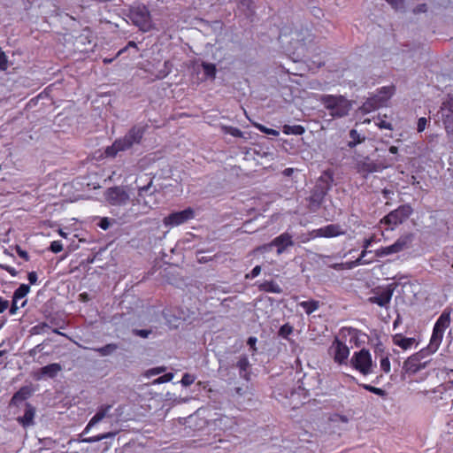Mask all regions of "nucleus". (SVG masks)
<instances>
[{
	"mask_svg": "<svg viewBox=\"0 0 453 453\" xmlns=\"http://www.w3.org/2000/svg\"><path fill=\"white\" fill-rule=\"evenodd\" d=\"M395 290L394 284H389L385 288L377 287L372 289V296H369L367 302L375 303L380 307L388 308Z\"/></svg>",
	"mask_w": 453,
	"mask_h": 453,
	"instance_id": "9",
	"label": "nucleus"
},
{
	"mask_svg": "<svg viewBox=\"0 0 453 453\" xmlns=\"http://www.w3.org/2000/svg\"><path fill=\"white\" fill-rule=\"evenodd\" d=\"M44 328H49V326L44 323L41 324L40 326H35L30 329V334H38Z\"/></svg>",
	"mask_w": 453,
	"mask_h": 453,
	"instance_id": "50",
	"label": "nucleus"
},
{
	"mask_svg": "<svg viewBox=\"0 0 453 453\" xmlns=\"http://www.w3.org/2000/svg\"><path fill=\"white\" fill-rule=\"evenodd\" d=\"M394 91V87L380 88L376 95L367 98V100L360 107V111L363 113H369L383 106L393 96Z\"/></svg>",
	"mask_w": 453,
	"mask_h": 453,
	"instance_id": "4",
	"label": "nucleus"
},
{
	"mask_svg": "<svg viewBox=\"0 0 453 453\" xmlns=\"http://www.w3.org/2000/svg\"><path fill=\"white\" fill-rule=\"evenodd\" d=\"M9 307V302L0 297V313L4 312Z\"/></svg>",
	"mask_w": 453,
	"mask_h": 453,
	"instance_id": "58",
	"label": "nucleus"
},
{
	"mask_svg": "<svg viewBox=\"0 0 453 453\" xmlns=\"http://www.w3.org/2000/svg\"><path fill=\"white\" fill-rule=\"evenodd\" d=\"M373 261V259H362V257H358L354 261V265H368L371 264Z\"/></svg>",
	"mask_w": 453,
	"mask_h": 453,
	"instance_id": "55",
	"label": "nucleus"
},
{
	"mask_svg": "<svg viewBox=\"0 0 453 453\" xmlns=\"http://www.w3.org/2000/svg\"><path fill=\"white\" fill-rule=\"evenodd\" d=\"M293 330H294L293 326L291 325H289L288 323H287L280 327L278 334H279V336L288 340V335L293 333Z\"/></svg>",
	"mask_w": 453,
	"mask_h": 453,
	"instance_id": "36",
	"label": "nucleus"
},
{
	"mask_svg": "<svg viewBox=\"0 0 453 453\" xmlns=\"http://www.w3.org/2000/svg\"><path fill=\"white\" fill-rule=\"evenodd\" d=\"M351 365L359 371L363 375L372 372V360L368 349H362L355 352L350 359Z\"/></svg>",
	"mask_w": 453,
	"mask_h": 453,
	"instance_id": "8",
	"label": "nucleus"
},
{
	"mask_svg": "<svg viewBox=\"0 0 453 453\" xmlns=\"http://www.w3.org/2000/svg\"><path fill=\"white\" fill-rule=\"evenodd\" d=\"M37 274L35 272H30V286L36 283Z\"/></svg>",
	"mask_w": 453,
	"mask_h": 453,
	"instance_id": "61",
	"label": "nucleus"
},
{
	"mask_svg": "<svg viewBox=\"0 0 453 453\" xmlns=\"http://www.w3.org/2000/svg\"><path fill=\"white\" fill-rule=\"evenodd\" d=\"M415 342L416 340L414 338H406L403 337L401 334H396L393 336L394 344L399 346L403 349H411Z\"/></svg>",
	"mask_w": 453,
	"mask_h": 453,
	"instance_id": "22",
	"label": "nucleus"
},
{
	"mask_svg": "<svg viewBox=\"0 0 453 453\" xmlns=\"http://www.w3.org/2000/svg\"><path fill=\"white\" fill-rule=\"evenodd\" d=\"M7 68V60L4 53L0 55V71H4Z\"/></svg>",
	"mask_w": 453,
	"mask_h": 453,
	"instance_id": "56",
	"label": "nucleus"
},
{
	"mask_svg": "<svg viewBox=\"0 0 453 453\" xmlns=\"http://www.w3.org/2000/svg\"><path fill=\"white\" fill-rule=\"evenodd\" d=\"M426 124H427V119L426 118H424V117L419 118L418 120L417 131L418 133L424 131Z\"/></svg>",
	"mask_w": 453,
	"mask_h": 453,
	"instance_id": "48",
	"label": "nucleus"
},
{
	"mask_svg": "<svg viewBox=\"0 0 453 453\" xmlns=\"http://www.w3.org/2000/svg\"><path fill=\"white\" fill-rule=\"evenodd\" d=\"M62 367L58 363H53L40 369L41 375L54 378L61 371Z\"/></svg>",
	"mask_w": 453,
	"mask_h": 453,
	"instance_id": "24",
	"label": "nucleus"
},
{
	"mask_svg": "<svg viewBox=\"0 0 453 453\" xmlns=\"http://www.w3.org/2000/svg\"><path fill=\"white\" fill-rule=\"evenodd\" d=\"M331 349H334V359L339 364H343L348 359L349 349L337 337L334 340Z\"/></svg>",
	"mask_w": 453,
	"mask_h": 453,
	"instance_id": "17",
	"label": "nucleus"
},
{
	"mask_svg": "<svg viewBox=\"0 0 453 453\" xmlns=\"http://www.w3.org/2000/svg\"><path fill=\"white\" fill-rule=\"evenodd\" d=\"M113 223H115V219H113L102 218L97 226L104 230H107Z\"/></svg>",
	"mask_w": 453,
	"mask_h": 453,
	"instance_id": "39",
	"label": "nucleus"
},
{
	"mask_svg": "<svg viewBox=\"0 0 453 453\" xmlns=\"http://www.w3.org/2000/svg\"><path fill=\"white\" fill-rule=\"evenodd\" d=\"M397 253L394 243L392 245L382 247L377 250H375V255L378 257H383L391 254Z\"/></svg>",
	"mask_w": 453,
	"mask_h": 453,
	"instance_id": "33",
	"label": "nucleus"
},
{
	"mask_svg": "<svg viewBox=\"0 0 453 453\" xmlns=\"http://www.w3.org/2000/svg\"><path fill=\"white\" fill-rule=\"evenodd\" d=\"M240 3L242 6H245L248 9H250L251 5L253 4V0H240Z\"/></svg>",
	"mask_w": 453,
	"mask_h": 453,
	"instance_id": "60",
	"label": "nucleus"
},
{
	"mask_svg": "<svg viewBox=\"0 0 453 453\" xmlns=\"http://www.w3.org/2000/svg\"><path fill=\"white\" fill-rule=\"evenodd\" d=\"M389 4L392 5L395 10L403 8V0H386Z\"/></svg>",
	"mask_w": 453,
	"mask_h": 453,
	"instance_id": "49",
	"label": "nucleus"
},
{
	"mask_svg": "<svg viewBox=\"0 0 453 453\" xmlns=\"http://www.w3.org/2000/svg\"><path fill=\"white\" fill-rule=\"evenodd\" d=\"M221 131L226 134H231L234 137H242L243 133L237 127H230V126H221Z\"/></svg>",
	"mask_w": 453,
	"mask_h": 453,
	"instance_id": "34",
	"label": "nucleus"
},
{
	"mask_svg": "<svg viewBox=\"0 0 453 453\" xmlns=\"http://www.w3.org/2000/svg\"><path fill=\"white\" fill-rule=\"evenodd\" d=\"M165 371V367H164V366H162V367H156V368L149 370L148 373L150 374V375H156V374H159L161 372H164Z\"/></svg>",
	"mask_w": 453,
	"mask_h": 453,
	"instance_id": "57",
	"label": "nucleus"
},
{
	"mask_svg": "<svg viewBox=\"0 0 453 453\" xmlns=\"http://www.w3.org/2000/svg\"><path fill=\"white\" fill-rule=\"evenodd\" d=\"M412 239H413L412 234H408L399 237L394 243L397 253L409 248L411 242H412Z\"/></svg>",
	"mask_w": 453,
	"mask_h": 453,
	"instance_id": "27",
	"label": "nucleus"
},
{
	"mask_svg": "<svg viewBox=\"0 0 453 453\" xmlns=\"http://www.w3.org/2000/svg\"><path fill=\"white\" fill-rule=\"evenodd\" d=\"M108 437V434H103V435H100V436H95V437H91V438H88V439H83L82 441H86V442H96V441H99L104 438H107Z\"/></svg>",
	"mask_w": 453,
	"mask_h": 453,
	"instance_id": "54",
	"label": "nucleus"
},
{
	"mask_svg": "<svg viewBox=\"0 0 453 453\" xmlns=\"http://www.w3.org/2000/svg\"><path fill=\"white\" fill-rule=\"evenodd\" d=\"M414 13H420V12H426V4H418L414 10Z\"/></svg>",
	"mask_w": 453,
	"mask_h": 453,
	"instance_id": "59",
	"label": "nucleus"
},
{
	"mask_svg": "<svg viewBox=\"0 0 453 453\" xmlns=\"http://www.w3.org/2000/svg\"><path fill=\"white\" fill-rule=\"evenodd\" d=\"M376 126L380 128V129H388V130H393V126L390 122H388L386 120H384L380 115H378L377 119H376Z\"/></svg>",
	"mask_w": 453,
	"mask_h": 453,
	"instance_id": "38",
	"label": "nucleus"
},
{
	"mask_svg": "<svg viewBox=\"0 0 453 453\" xmlns=\"http://www.w3.org/2000/svg\"><path fill=\"white\" fill-rule=\"evenodd\" d=\"M111 409V404L102 405L98 408L96 413L95 416L89 420L88 424L87 425L85 431L88 430L91 426H95L96 424L99 423L101 420H103L107 415L109 411Z\"/></svg>",
	"mask_w": 453,
	"mask_h": 453,
	"instance_id": "20",
	"label": "nucleus"
},
{
	"mask_svg": "<svg viewBox=\"0 0 453 453\" xmlns=\"http://www.w3.org/2000/svg\"><path fill=\"white\" fill-rule=\"evenodd\" d=\"M202 67H203L204 75L207 78H210L211 80L215 79L217 69H216V65L214 64L203 62Z\"/></svg>",
	"mask_w": 453,
	"mask_h": 453,
	"instance_id": "32",
	"label": "nucleus"
},
{
	"mask_svg": "<svg viewBox=\"0 0 453 453\" xmlns=\"http://www.w3.org/2000/svg\"><path fill=\"white\" fill-rule=\"evenodd\" d=\"M194 217V210L188 207L183 211H175L169 214L167 217L164 219L163 222L166 226H176L186 223Z\"/></svg>",
	"mask_w": 453,
	"mask_h": 453,
	"instance_id": "12",
	"label": "nucleus"
},
{
	"mask_svg": "<svg viewBox=\"0 0 453 453\" xmlns=\"http://www.w3.org/2000/svg\"><path fill=\"white\" fill-rule=\"evenodd\" d=\"M440 112L447 134H453V101L444 102Z\"/></svg>",
	"mask_w": 453,
	"mask_h": 453,
	"instance_id": "16",
	"label": "nucleus"
},
{
	"mask_svg": "<svg viewBox=\"0 0 453 453\" xmlns=\"http://www.w3.org/2000/svg\"><path fill=\"white\" fill-rule=\"evenodd\" d=\"M173 373L168 372V373H165V374L160 376L159 378L156 379L154 380V383L155 384L165 383V382L171 381L173 380Z\"/></svg>",
	"mask_w": 453,
	"mask_h": 453,
	"instance_id": "43",
	"label": "nucleus"
},
{
	"mask_svg": "<svg viewBox=\"0 0 453 453\" xmlns=\"http://www.w3.org/2000/svg\"><path fill=\"white\" fill-rule=\"evenodd\" d=\"M37 351H41L40 345H37L35 349H30L29 355L34 356L36 354Z\"/></svg>",
	"mask_w": 453,
	"mask_h": 453,
	"instance_id": "63",
	"label": "nucleus"
},
{
	"mask_svg": "<svg viewBox=\"0 0 453 453\" xmlns=\"http://www.w3.org/2000/svg\"><path fill=\"white\" fill-rule=\"evenodd\" d=\"M435 351H432L430 349V345H428L426 348H424L422 349H420L419 351L416 352L415 354H421L420 355V359H424L426 357L434 353Z\"/></svg>",
	"mask_w": 453,
	"mask_h": 453,
	"instance_id": "47",
	"label": "nucleus"
},
{
	"mask_svg": "<svg viewBox=\"0 0 453 453\" xmlns=\"http://www.w3.org/2000/svg\"><path fill=\"white\" fill-rule=\"evenodd\" d=\"M450 325V312L447 310L443 311L441 314L437 321L435 322L434 327L440 329L441 331H445Z\"/></svg>",
	"mask_w": 453,
	"mask_h": 453,
	"instance_id": "26",
	"label": "nucleus"
},
{
	"mask_svg": "<svg viewBox=\"0 0 453 453\" xmlns=\"http://www.w3.org/2000/svg\"><path fill=\"white\" fill-rule=\"evenodd\" d=\"M268 245L277 247V254L280 255L287 250V248L292 247L294 245V242L292 235L285 232L275 237Z\"/></svg>",
	"mask_w": 453,
	"mask_h": 453,
	"instance_id": "19",
	"label": "nucleus"
},
{
	"mask_svg": "<svg viewBox=\"0 0 453 453\" xmlns=\"http://www.w3.org/2000/svg\"><path fill=\"white\" fill-rule=\"evenodd\" d=\"M105 197L111 205H123L129 200V195L122 186L109 188L105 192Z\"/></svg>",
	"mask_w": 453,
	"mask_h": 453,
	"instance_id": "13",
	"label": "nucleus"
},
{
	"mask_svg": "<svg viewBox=\"0 0 453 453\" xmlns=\"http://www.w3.org/2000/svg\"><path fill=\"white\" fill-rule=\"evenodd\" d=\"M156 192L157 188L153 186L152 179H150L148 184L138 187L137 203L152 208L157 203L155 198Z\"/></svg>",
	"mask_w": 453,
	"mask_h": 453,
	"instance_id": "10",
	"label": "nucleus"
},
{
	"mask_svg": "<svg viewBox=\"0 0 453 453\" xmlns=\"http://www.w3.org/2000/svg\"><path fill=\"white\" fill-rule=\"evenodd\" d=\"M402 323V318L401 316L398 314L396 319H395L394 323H393V326L394 328H395L396 326H398L400 324Z\"/></svg>",
	"mask_w": 453,
	"mask_h": 453,
	"instance_id": "62",
	"label": "nucleus"
},
{
	"mask_svg": "<svg viewBox=\"0 0 453 453\" xmlns=\"http://www.w3.org/2000/svg\"><path fill=\"white\" fill-rule=\"evenodd\" d=\"M344 231L342 230L341 226L337 224L327 225L324 227L315 229L311 233L313 237H335L343 234Z\"/></svg>",
	"mask_w": 453,
	"mask_h": 453,
	"instance_id": "18",
	"label": "nucleus"
},
{
	"mask_svg": "<svg viewBox=\"0 0 453 453\" xmlns=\"http://www.w3.org/2000/svg\"><path fill=\"white\" fill-rule=\"evenodd\" d=\"M443 334L444 331L434 327L433 334L429 342L430 349L432 351H436L438 349L442 341Z\"/></svg>",
	"mask_w": 453,
	"mask_h": 453,
	"instance_id": "23",
	"label": "nucleus"
},
{
	"mask_svg": "<svg viewBox=\"0 0 453 453\" xmlns=\"http://www.w3.org/2000/svg\"><path fill=\"white\" fill-rule=\"evenodd\" d=\"M171 66H172V65L170 64L169 61H165L164 70L159 71V73L157 75V77L158 79H163V78L166 77L169 74V73L171 72Z\"/></svg>",
	"mask_w": 453,
	"mask_h": 453,
	"instance_id": "41",
	"label": "nucleus"
},
{
	"mask_svg": "<svg viewBox=\"0 0 453 453\" xmlns=\"http://www.w3.org/2000/svg\"><path fill=\"white\" fill-rule=\"evenodd\" d=\"M420 355L413 354L403 362V372L404 373L415 374L427 366L429 361L422 362Z\"/></svg>",
	"mask_w": 453,
	"mask_h": 453,
	"instance_id": "15",
	"label": "nucleus"
},
{
	"mask_svg": "<svg viewBox=\"0 0 453 453\" xmlns=\"http://www.w3.org/2000/svg\"><path fill=\"white\" fill-rule=\"evenodd\" d=\"M254 127H257L260 132L266 134L278 136L280 134L279 131H277L275 129L268 128L261 124L255 123Z\"/></svg>",
	"mask_w": 453,
	"mask_h": 453,
	"instance_id": "37",
	"label": "nucleus"
},
{
	"mask_svg": "<svg viewBox=\"0 0 453 453\" xmlns=\"http://www.w3.org/2000/svg\"><path fill=\"white\" fill-rule=\"evenodd\" d=\"M50 250L53 253H58L63 250V245H62L61 242L54 241L50 243Z\"/></svg>",
	"mask_w": 453,
	"mask_h": 453,
	"instance_id": "45",
	"label": "nucleus"
},
{
	"mask_svg": "<svg viewBox=\"0 0 453 453\" xmlns=\"http://www.w3.org/2000/svg\"><path fill=\"white\" fill-rule=\"evenodd\" d=\"M146 126L135 125L125 134L124 137L116 140L111 146L105 149L107 157H114L118 152L127 150L134 144H139L143 137Z\"/></svg>",
	"mask_w": 453,
	"mask_h": 453,
	"instance_id": "1",
	"label": "nucleus"
},
{
	"mask_svg": "<svg viewBox=\"0 0 453 453\" xmlns=\"http://www.w3.org/2000/svg\"><path fill=\"white\" fill-rule=\"evenodd\" d=\"M350 141L348 142V147L350 149L355 148L357 144H360L365 141V134L357 132V129H351L349 133Z\"/></svg>",
	"mask_w": 453,
	"mask_h": 453,
	"instance_id": "28",
	"label": "nucleus"
},
{
	"mask_svg": "<svg viewBox=\"0 0 453 453\" xmlns=\"http://www.w3.org/2000/svg\"><path fill=\"white\" fill-rule=\"evenodd\" d=\"M129 19L143 32H148L152 28L150 13L143 4L132 7L129 12Z\"/></svg>",
	"mask_w": 453,
	"mask_h": 453,
	"instance_id": "6",
	"label": "nucleus"
},
{
	"mask_svg": "<svg viewBox=\"0 0 453 453\" xmlns=\"http://www.w3.org/2000/svg\"><path fill=\"white\" fill-rule=\"evenodd\" d=\"M119 349L118 344L116 343H108L103 347L94 349L96 352H97L101 357H106L111 355Z\"/></svg>",
	"mask_w": 453,
	"mask_h": 453,
	"instance_id": "29",
	"label": "nucleus"
},
{
	"mask_svg": "<svg viewBox=\"0 0 453 453\" xmlns=\"http://www.w3.org/2000/svg\"><path fill=\"white\" fill-rule=\"evenodd\" d=\"M331 420L333 422H342V423H348L349 421V418L344 416V415H340V414H334L332 418H331Z\"/></svg>",
	"mask_w": 453,
	"mask_h": 453,
	"instance_id": "51",
	"label": "nucleus"
},
{
	"mask_svg": "<svg viewBox=\"0 0 453 453\" xmlns=\"http://www.w3.org/2000/svg\"><path fill=\"white\" fill-rule=\"evenodd\" d=\"M299 305L305 311L306 314L310 315L319 307V302L317 300L303 301L299 303Z\"/></svg>",
	"mask_w": 453,
	"mask_h": 453,
	"instance_id": "31",
	"label": "nucleus"
},
{
	"mask_svg": "<svg viewBox=\"0 0 453 453\" xmlns=\"http://www.w3.org/2000/svg\"><path fill=\"white\" fill-rule=\"evenodd\" d=\"M28 294V285H20L13 293L12 305L9 310L11 315L17 314L20 308L26 306L27 303V295Z\"/></svg>",
	"mask_w": 453,
	"mask_h": 453,
	"instance_id": "14",
	"label": "nucleus"
},
{
	"mask_svg": "<svg viewBox=\"0 0 453 453\" xmlns=\"http://www.w3.org/2000/svg\"><path fill=\"white\" fill-rule=\"evenodd\" d=\"M334 181L333 173L329 171H326L319 177L318 184L315 186L314 190L311 196V202L316 203L317 205H320L327 194L328 190L331 188L332 182Z\"/></svg>",
	"mask_w": 453,
	"mask_h": 453,
	"instance_id": "7",
	"label": "nucleus"
},
{
	"mask_svg": "<svg viewBox=\"0 0 453 453\" xmlns=\"http://www.w3.org/2000/svg\"><path fill=\"white\" fill-rule=\"evenodd\" d=\"M293 173V169L292 168H286L284 171H283V173L284 175L286 176H290Z\"/></svg>",
	"mask_w": 453,
	"mask_h": 453,
	"instance_id": "64",
	"label": "nucleus"
},
{
	"mask_svg": "<svg viewBox=\"0 0 453 453\" xmlns=\"http://www.w3.org/2000/svg\"><path fill=\"white\" fill-rule=\"evenodd\" d=\"M195 380V375L187 372L182 376L180 382L184 387H188L194 383Z\"/></svg>",
	"mask_w": 453,
	"mask_h": 453,
	"instance_id": "40",
	"label": "nucleus"
},
{
	"mask_svg": "<svg viewBox=\"0 0 453 453\" xmlns=\"http://www.w3.org/2000/svg\"><path fill=\"white\" fill-rule=\"evenodd\" d=\"M385 168H387L386 165L372 160L369 157H365L356 163L357 172L365 178L370 173L380 172Z\"/></svg>",
	"mask_w": 453,
	"mask_h": 453,
	"instance_id": "11",
	"label": "nucleus"
},
{
	"mask_svg": "<svg viewBox=\"0 0 453 453\" xmlns=\"http://www.w3.org/2000/svg\"><path fill=\"white\" fill-rule=\"evenodd\" d=\"M380 368L381 370L388 373L390 371V362L388 357H384L380 360Z\"/></svg>",
	"mask_w": 453,
	"mask_h": 453,
	"instance_id": "44",
	"label": "nucleus"
},
{
	"mask_svg": "<svg viewBox=\"0 0 453 453\" xmlns=\"http://www.w3.org/2000/svg\"><path fill=\"white\" fill-rule=\"evenodd\" d=\"M9 414L24 427L28 425V386L21 387L14 393L8 404Z\"/></svg>",
	"mask_w": 453,
	"mask_h": 453,
	"instance_id": "2",
	"label": "nucleus"
},
{
	"mask_svg": "<svg viewBox=\"0 0 453 453\" xmlns=\"http://www.w3.org/2000/svg\"><path fill=\"white\" fill-rule=\"evenodd\" d=\"M257 338L254 336H250L248 338L247 344L250 347L253 353L257 351L256 343H257Z\"/></svg>",
	"mask_w": 453,
	"mask_h": 453,
	"instance_id": "53",
	"label": "nucleus"
},
{
	"mask_svg": "<svg viewBox=\"0 0 453 453\" xmlns=\"http://www.w3.org/2000/svg\"><path fill=\"white\" fill-rule=\"evenodd\" d=\"M282 132L285 134L301 135L305 132V128L301 125H284L282 127Z\"/></svg>",
	"mask_w": 453,
	"mask_h": 453,
	"instance_id": "30",
	"label": "nucleus"
},
{
	"mask_svg": "<svg viewBox=\"0 0 453 453\" xmlns=\"http://www.w3.org/2000/svg\"><path fill=\"white\" fill-rule=\"evenodd\" d=\"M319 101L334 119L347 116L351 109L350 102L343 96L322 95Z\"/></svg>",
	"mask_w": 453,
	"mask_h": 453,
	"instance_id": "3",
	"label": "nucleus"
},
{
	"mask_svg": "<svg viewBox=\"0 0 453 453\" xmlns=\"http://www.w3.org/2000/svg\"><path fill=\"white\" fill-rule=\"evenodd\" d=\"M258 289L263 292L267 293H275V294H280L282 292V288L274 281L273 280H265L262 283H260L258 286Z\"/></svg>",
	"mask_w": 453,
	"mask_h": 453,
	"instance_id": "25",
	"label": "nucleus"
},
{
	"mask_svg": "<svg viewBox=\"0 0 453 453\" xmlns=\"http://www.w3.org/2000/svg\"><path fill=\"white\" fill-rule=\"evenodd\" d=\"M250 366L248 357L245 355L241 356L236 363V367L239 368L240 376L246 380H250Z\"/></svg>",
	"mask_w": 453,
	"mask_h": 453,
	"instance_id": "21",
	"label": "nucleus"
},
{
	"mask_svg": "<svg viewBox=\"0 0 453 453\" xmlns=\"http://www.w3.org/2000/svg\"><path fill=\"white\" fill-rule=\"evenodd\" d=\"M359 386H361L364 389L371 393H373L379 396L385 397L387 395V392L381 388H375L368 384H360Z\"/></svg>",
	"mask_w": 453,
	"mask_h": 453,
	"instance_id": "35",
	"label": "nucleus"
},
{
	"mask_svg": "<svg viewBox=\"0 0 453 453\" xmlns=\"http://www.w3.org/2000/svg\"><path fill=\"white\" fill-rule=\"evenodd\" d=\"M413 209L410 204L400 205L397 209L390 211L380 219V224L388 228L394 229L396 226L403 224L412 214Z\"/></svg>",
	"mask_w": 453,
	"mask_h": 453,
	"instance_id": "5",
	"label": "nucleus"
},
{
	"mask_svg": "<svg viewBox=\"0 0 453 453\" xmlns=\"http://www.w3.org/2000/svg\"><path fill=\"white\" fill-rule=\"evenodd\" d=\"M132 333L135 336H139L142 338H148L151 334L152 330H150H150H148V329H133Z\"/></svg>",
	"mask_w": 453,
	"mask_h": 453,
	"instance_id": "42",
	"label": "nucleus"
},
{
	"mask_svg": "<svg viewBox=\"0 0 453 453\" xmlns=\"http://www.w3.org/2000/svg\"><path fill=\"white\" fill-rule=\"evenodd\" d=\"M375 242V235L372 234L371 237L367 238V239H365L364 242H363V249L365 250H367L372 242Z\"/></svg>",
	"mask_w": 453,
	"mask_h": 453,
	"instance_id": "52",
	"label": "nucleus"
},
{
	"mask_svg": "<svg viewBox=\"0 0 453 453\" xmlns=\"http://www.w3.org/2000/svg\"><path fill=\"white\" fill-rule=\"evenodd\" d=\"M261 273V266L260 265H256L250 273H247L245 278L246 279H253L257 276L259 275V273Z\"/></svg>",
	"mask_w": 453,
	"mask_h": 453,
	"instance_id": "46",
	"label": "nucleus"
}]
</instances>
